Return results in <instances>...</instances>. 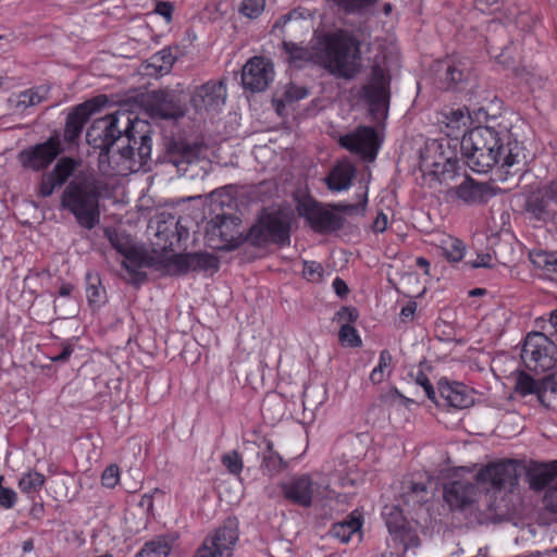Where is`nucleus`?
Returning a JSON list of instances; mask_svg holds the SVG:
<instances>
[{
    "label": "nucleus",
    "mask_w": 557,
    "mask_h": 557,
    "mask_svg": "<svg viewBox=\"0 0 557 557\" xmlns=\"http://www.w3.org/2000/svg\"><path fill=\"white\" fill-rule=\"evenodd\" d=\"M392 360L391 352L386 349L382 350L379 358V364L372 370L370 380L373 384H380L384 381L386 375L392 373Z\"/></svg>",
    "instance_id": "nucleus-38"
},
{
    "label": "nucleus",
    "mask_w": 557,
    "mask_h": 557,
    "mask_svg": "<svg viewBox=\"0 0 557 557\" xmlns=\"http://www.w3.org/2000/svg\"><path fill=\"white\" fill-rule=\"evenodd\" d=\"M297 210L310 226L319 233H331L343 226V218L311 198L298 202Z\"/></svg>",
    "instance_id": "nucleus-10"
},
{
    "label": "nucleus",
    "mask_w": 557,
    "mask_h": 557,
    "mask_svg": "<svg viewBox=\"0 0 557 557\" xmlns=\"http://www.w3.org/2000/svg\"><path fill=\"white\" fill-rule=\"evenodd\" d=\"M531 261L536 268L544 270L548 274L557 275V253L539 251L531 255Z\"/></svg>",
    "instance_id": "nucleus-40"
},
{
    "label": "nucleus",
    "mask_w": 557,
    "mask_h": 557,
    "mask_svg": "<svg viewBox=\"0 0 557 557\" xmlns=\"http://www.w3.org/2000/svg\"><path fill=\"white\" fill-rule=\"evenodd\" d=\"M438 393L443 405L453 408H467L473 401L472 397L467 393L466 387L459 383L440 382Z\"/></svg>",
    "instance_id": "nucleus-25"
},
{
    "label": "nucleus",
    "mask_w": 557,
    "mask_h": 557,
    "mask_svg": "<svg viewBox=\"0 0 557 557\" xmlns=\"http://www.w3.org/2000/svg\"><path fill=\"white\" fill-rule=\"evenodd\" d=\"M76 166L77 163L74 159L64 157L58 161L53 170L49 173L53 176V178H55L57 184L62 186L73 174Z\"/></svg>",
    "instance_id": "nucleus-39"
},
{
    "label": "nucleus",
    "mask_w": 557,
    "mask_h": 557,
    "mask_svg": "<svg viewBox=\"0 0 557 557\" xmlns=\"http://www.w3.org/2000/svg\"><path fill=\"white\" fill-rule=\"evenodd\" d=\"M302 274L310 282H320L323 276V267L315 261H304Z\"/></svg>",
    "instance_id": "nucleus-48"
},
{
    "label": "nucleus",
    "mask_w": 557,
    "mask_h": 557,
    "mask_svg": "<svg viewBox=\"0 0 557 557\" xmlns=\"http://www.w3.org/2000/svg\"><path fill=\"white\" fill-rule=\"evenodd\" d=\"M222 463L232 474H239L243 469V460L236 450H232L222 456Z\"/></svg>",
    "instance_id": "nucleus-47"
},
{
    "label": "nucleus",
    "mask_w": 557,
    "mask_h": 557,
    "mask_svg": "<svg viewBox=\"0 0 557 557\" xmlns=\"http://www.w3.org/2000/svg\"><path fill=\"white\" fill-rule=\"evenodd\" d=\"M156 12L166 18V21L171 20L173 8L170 3L159 2L156 9Z\"/></svg>",
    "instance_id": "nucleus-61"
},
{
    "label": "nucleus",
    "mask_w": 557,
    "mask_h": 557,
    "mask_svg": "<svg viewBox=\"0 0 557 557\" xmlns=\"http://www.w3.org/2000/svg\"><path fill=\"white\" fill-rule=\"evenodd\" d=\"M554 349L553 342L545 334L530 333L524 341L521 358L529 370L545 372L556 366Z\"/></svg>",
    "instance_id": "nucleus-6"
},
{
    "label": "nucleus",
    "mask_w": 557,
    "mask_h": 557,
    "mask_svg": "<svg viewBox=\"0 0 557 557\" xmlns=\"http://www.w3.org/2000/svg\"><path fill=\"white\" fill-rule=\"evenodd\" d=\"M527 476L533 491H546L557 480V460L534 465L528 470Z\"/></svg>",
    "instance_id": "nucleus-24"
},
{
    "label": "nucleus",
    "mask_w": 557,
    "mask_h": 557,
    "mask_svg": "<svg viewBox=\"0 0 557 557\" xmlns=\"http://www.w3.org/2000/svg\"><path fill=\"white\" fill-rule=\"evenodd\" d=\"M273 64L263 57H253L243 67L242 83L246 89L260 92L273 81Z\"/></svg>",
    "instance_id": "nucleus-15"
},
{
    "label": "nucleus",
    "mask_w": 557,
    "mask_h": 557,
    "mask_svg": "<svg viewBox=\"0 0 557 557\" xmlns=\"http://www.w3.org/2000/svg\"><path fill=\"white\" fill-rule=\"evenodd\" d=\"M104 233L112 247L123 256L122 265L136 280H143L145 274L139 270L151 265V258L148 253L133 245L131 237L124 233L113 230H106Z\"/></svg>",
    "instance_id": "nucleus-7"
},
{
    "label": "nucleus",
    "mask_w": 557,
    "mask_h": 557,
    "mask_svg": "<svg viewBox=\"0 0 557 557\" xmlns=\"http://www.w3.org/2000/svg\"><path fill=\"white\" fill-rule=\"evenodd\" d=\"M360 519L358 517L350 516L346 520L334 523L330 534L342 543H347L355 533L360 531Z\"/></svg>",
    "instance_id": "nucleus-32"
},
{
    "label": "nucleus",
    "mask_w": 557,
    "mask_h": 557,
    "mask_svg": "<svg viewBox=\"0 0 557 557\" xmlns=\"http://www.w3.org/2000/svg\"><path fill=\"white\" fill-rule=\"evenodd\" d=\"M62 152L58 136H52L41 144H37L18 153V161L23 168L41 171L48 168Z\"/></svg>",
    "instance_id": "nucleus-13"
},
{
    "label": "nucleus",
    "mask_w": 557,
    "mask_h": 557,
    "mask_svg": "<svg viewBox=\"0 0 557 557\" xmlns=\"http://www.w3.org/2000/svg\"><path fill=\"white\" fill-rule=\"evenodd\" d=\"M339 144L367 161H373L380 148L377 133L371 126L357 127L354 132L342 136Z\"/></svg>",
    "instance_id": "nucleus-14"
},
{
    "label": "nucleus",
    "mask_w": 557,
    "mask_h": 557,
    "mask_svg": "<svg viewBox=\"0 0 557 557\" xmlns=\"http://www.w3.org/2000/svg\"><path fill=\"white\" fill-rule=\"evenodd\" d=\"M201 147L185 141H173L169 146L168 156L180 175L191 180L202 178L207 173L209 161L200 157Z\"/></svg>",
    "instance_id": "nucleus-5"
},
{
    "label": "nucleus",
    "mask_w": 557,
    "mask_h": 557,
    "mask_svg": "<svg viewBox=\"0 0 557 557\" xmlns=\"http://www.w3.org/2000/svg\"><path fill=\"white\" fill-rule=\"evenodd\" d=\"M147 109L151 116L164 120H176L184 115V111L176 101L175 96L164 90H156L149 94Z\"/></svg>",
    "instance_id": "nucleus-17"
},
{
    "label": "nucleus",
    "mask_w": 557,
    "mask_h": 557,
    "mask_svg": "<svg viewBox=\"0 0 557 557\" xmlns=\"http://www.w3.org/2000/svg\"><path fill=\"white\" fill-rule=\"evenodd\" d=\"M470 67L461 61H451L446 64L444 84L446 89L454 88L458 83L468 79Z\"/></svg>",
    "instance_id": "nucleus-33"
},
{
    "label": "nucleus",
    "mask_w": 557,
    "mask_h": 557,
    "mask_svg": "<svg viewBox=\"0 0 557 557\" xmlns=\"http://www.w3.org/2000/svg\"><path fill=\"white\" fill-rule=\"evenodd\" d=\"M175 539L170 535H160L145 543L136 557H169L173 549Z\"/></svg>",
    "instance_id": "nucleus-29"
},
{
    "label": "nucleus",
    "mask_w": 557,
    "mask_h": 557,
    "mask_svg": "<svg viewBox=\"0 0 557 557\" xmlns=\"http://www.w3.org/2000/svg\"><path fill=\"white\" fill-rule=\"evenodd\" d=\"M175 55L170 49H163L152 57L153 66L168 72L175 62Z\"/></svg>",
    "instance_id": "nucleus-46"
},
{
    "label": "nucleus",
    "mask_w": 557,
    "mask_h": 557,
    "mask_svg": "<svg viewBox=\"0 0 557 557\" xmlns=\"http://www.w3.org/2000/svg\"><path fill=\"white\" fill-rule=\"evenodd\" d=\"M293 60H311L337 78L352 79L361 70V41L347 29L320 36L311 51L293 42H284Z\"/></svg>",
    "instance_id": "nucleus-3"
},
{
    "label": "nucleus",
    "mask_w": 557,
    "mask_h": 557,
    "mask_svg": "<svg viewBox=\"0 0 557 557\" xmlns=\"http://www.w3.org/2000/svg\"><path fill=\"white\" fill-rule=\"evenodd\" d=\"M544 388H546V395L557 394V370L544 377Z\"/></svg>",
    "instance_id": "nucleus-58"
},
{
    "label": "nucleus",
    "mask_w": 557,
    "mask_h": 557,
    "mask_svg": "<svg viewBox=\"0 0 557 557\" xmlns=\"http://www.w3.org/2000/svg\"><path fill=\"white\" fill-rule=\"evenodd\" d=\"M338 339L342 345L349 347H359L362 343L357 330L350 324H342L338 333Z\"/></svg>",
    "instance_id": "nucleus-43"
},
{
    "label": "nucleus",
    "mask_w": 557,
    "mask_h": 557,
    "mask_svg": "<svg viewBox=\"0 0 557 557\" xmlns=\"http://www.w3.org/2000/svg\"><path fill=\"white\" fill-rule=\"evenodd\" d=\"M333 288L335 293L341 297L346 296L348 293L347 284L339 277H336L333 281Z\"/></svg>",
    "instance_id": "nucleus-63"
},
{
    "label": "nucleus",
    "mask_w": 557,
    "mask_h": 557,
    "mask_svg": "<svg viewBox=\"0 0 557 557\" xmlns=\"http://www.w3.org/2000/svg\"><path fill=\"white\" fill-rule=\"evenodd\" d=\"M72 352H73L72 346L71 345H64L63 348H62V351L59 355L52 357L51 359L53 361H55V362H63V361H66L70 358Z\"/></svg>",
    "instance_id": "nucleus-64"
},
{
    "label": "nucleus",
    "mask_w": 557,
    "mask_h": 557,
    "mask_svg": "<svg viewBox=\"0 0 557 557\" xmlns=\"http://www.w3.org/2000/svg\"><path fill=\"white\" fill-rule=\"evenodd\" d=\"M96 108V100H89L78 104L67 114L64 128V139L67 143H74L75 139L78 138L85 123L88 121Z\"/></svg>",
    "instance_id": "nucleus-21"
},
{
    "label": "nucleus",
    "mask_w": 557,
    "mask_h": 557,
    "mask_svg": "<svg viewBox=\"0 0 557 557\" xmlns=\"http://www.w3.org/2000/svg\"><path fill=\"white\" fill-rule=\"evenodd\" d=\"M265 0H244L239 12L249 18L258 17L264 10Z\"/></svg>",
    "instance_id": "nucleus-45"
},
{
    "label": "nucleus",
    "mask_w": 557,
    "mask_h": 557,
    "mask_svg": "<svg viewBox=\"0 0 557 557\" xmlns=\"http://www.w3.org/2000/svg\"><path fill=\"white\" fill-rule=\"evenodd\" d=\"M48 90L44 88L27 89L20 92L15 98H11L10 102L16 111H24L29 107L37 106L46 99Z\"/></svg>",
    "instance_id": "nucleus-31"
},
{
    "label": "nucleus",
    "mask_w": 557,
    "mask_h": 557,
    "mask_svg": "<svg viewBox=\"0 0 557 557\" xmlns=\"http://www.w3.org/2000/svg\"><path fill=\"white\" fill-rule=\"evenodd\" d=\"M308 90L304 87L289 85L284 94L285 100L288 102L297 101L307 97Z\"/></svg>",
    "instance_id": "nucleus-53"
},
{
    "label": "nucleus",
    "mask_w": 557,
    "mask_h": 557,
    "mask_svg": "<svg viewBox=\"0 0 557 557\" xmlns=\"http://www.w3.org/2000/svg\"><path fill=\"white\" fill-rule=\"evenodd\" d=\"M422 168L428 175L433 176L441 185L447 186L453 189L463 174L457 168V161L449 158H443L432 163L428 159L422 160Z\"/></svg>",
    "instance_id": "nucleus-19"
},
{
    "label": "nucleus",
    "mask_w": 557,
    "mask_h": 557,
    "mask_svg": "<svg viewBox=\"0 0 557 557\" xmlns=\"http://www.w3.org/2000/svg\"><path fill=\"white\" fill-rule=\"evenodd\" d=\"M441 248L443 255L450 262H458L463 258L465 246L458 238L448 237L447 239H444Z\"/></svg>",
    "instance_id": "nucleus-41"
},
{
    "label": "nucleus",
    "mask_w": 557,
    "mask_h": 557,
    "mask_svg": "<svg viewBox=\"0 0 557 557\" xmlns=\"http://www.w3.org/2000/svg\"><path fill=\"white\" fill-rule=\"evenodd\" d=\"M226 87L223 81H209L194 88L190 104L200 114L219 112L225 104Z\"/></svg>",
    "instance_id": "nucleus-11"
},
{
    "label": "nucleus",
    "mask_w": 557,
    "mask_h": 557,
    "mask_svg": "<svg viewBox=\"0 0 557 557\" xmlns=\"http://www.w3.org/2000/svg\"><path fill=\"white\" fill-rule=\"evenodd\" d=\"M475 485L467 480L450 482L444 487V498L451 508H463L474 500Z\"/></svg>",
    "instance_id": "nucleus-22"
},
{
    "label": "nucleus",
    "mask_w": 557,
    "mask_h": 557,
    "mask_svg": "<svg viewBox=\"0 0 557 557\" xmlns=\"http://www.w3.org/2000/svg\"><path fill=\"white\" fill-rule=\"evenodd\" d=\"M174 265L181 273L216 270L218 259L208 252L177 255L174 257Z\"/></svg>",
    "instance_id": "nucleus-23"
},
{
    "label": "nucleus",
    "mask_w": 557,
    "mask_h": 557,
    "mask_svg": "<svg viewBox=\"0 0 557 557\" xmlns=\"http://www.w3.org/2000/svg\"><path fill=\"white\" fill-rule=\"evenodd\" d=\"M238 219L234 216L226 215H216L215 216V225H214V234L219 235L222 238V242L225 245L233 244L240 236L242 232L239 231L237 222Z\"/></svg>",
    "instance_id": "nucleus-30"
},
{
    "label": "nucleus",
    "mask_w": 557,
    "mask_h": 557,
    "mask_svg": "<svg viewBox=\"0 0 557 557\" xmlns=\"http://www.w3.org/2000/svg\"><path fill=\"white\" fill-rule=\"evenodd\" d=\"M360 96L369 104L370 112L375 117L386 115L389 102V76L381 66H372L371 77L361 88Z\"/></svg>",
    "instance_id": "nucleus-8"
},
{
    "label": "nucleus",
    "mask_w": 557,
    "mask_h": 557,
    "mask_svg": "<svg viewBox=\"0 0 557 557\" xmlns=\"http://www.w3.org/2000/svg\"><path fill=\"white\" fill-rule=\"evenodd\" d=\"M467 109L451 110L447 119L449 120L448 125L459 126V123L467 119Z\"/></svg>",
    "instance_id": "nucleus-57"
},
{
    "label": "nucleus",
    "mask_w": 557,
    "mask_h": 557,
    "mask_svg": "<svg viewBox=\"0 0 557 557\" xmlns=\"http://www.w3.org/2000/svg\"><path fill=\"white\" fill-rule=\"evenodd\" d=\"M515 389L521 396L534 394L541 404L548 405L549 399L546 395V388H544V377L536 381L528 373L520 372L516 377Z\"/></svg>",
    "instance_id": "nucleus-28"
},
{
    "label": "nucleus",
    "mask_w": 557,
    "mask_h": 557,
    "mask_svg": "<svg viewBox=\"0 0 557 557\" xmlns=\"http://www.w3.org/2000/svg\"><path fill=\"white\" fill-rule=\"evenodd\" d=\"M45 483V476L37 471H29L20 479L18 487L20 490L33 497L36 493H38Z\"/></svg>",
    "instance_id": "nucleus-37"
},
{
    "label": "nucleus",
    "mask_w": 557,
    "mask_h": 557,
    "mask_svg": "<svg viewBox=\"0 0 557 557\" xmlns=\"http://www.w3.org/2000/svg\"><path fill=\"white\" fill-rule=\"evenodd\" d=\"M267 454L263 455L262 467L270 475H273L281 472L285 463L280 455L273 450V444L271 442L267 443Z\"/></svg>",
    "instance_id": "nucleus-42"
},
{
    "label": "nucleus",
    "mask_w": 557,
    "mask_h": 557,
    "mask_svg": "<svg viewBox=\"0 0 557 557\" xmlns=\"http://www.w3.org/2000/svg\"><path fill=\"white\" fill-rule=\"evenodd\" d=\"M416 382H417V384H419L420 386L423 387V389L430 400L437 403L435 389L424 373L419 372V374L416 379Z\"/></svg>",
    "instance_id": "nucleus-54"
},
{
    "label": "nucleus",
    "mask_w": 557,
    "mask_h": 557,
    "mask_svg": "<svg viewBox=\"0 0 557 557\" xmlns=\"http://www.w3.org/2000/svg\"><path fill=\"white\" fill-rule=\"evenodd\" d=\"M86 297L90 306L100 307L106 302V289L101 286L98 276L87 274Z\"/></svg>",
    "instance_id": "nucleus-35"
},
{
    "label": "nucleus",
    "mask_w": 557,
    "mask_h": 557,
    "mask_svg": "<svg viewBox=\"0 0 557 557\" xmlns=\"http://www.w3.org/2000/svg\"><path fill=\"white\" fill-rule=\"evenodd\" d=\"M492 257L490 253L478 255L474 261L468 262L471 268H490L491 267Z\"/></svg>",
    "instance_id": "nucleus-59"
},
{
    "label": "nucleus",
    "mask_w": 557,
    "mask_h": 557,
    "mask_svg": "<svg viewBox=\"0 0 557 557\" xmlns=\"http://www.w3.org/2000/svg\"><path fill=\"white\" fill-rule=\"evenodd\" d=\"M428 485L413 480H405L401 483L400 499L403 505L410 509L420 508L428 500Z\"/></svg>",
    "instance_id": "nucleus-27"
},
{
    "label": "nucleus",
    "mask_w": 557,
    "mask_h": 557,
    "mask_svg": "<svg viewBox=\"0 0 557 557\" xmlns=\"http://www.w3.org/2000/svg\"><path fill=\"white\" fill-rule=\"evenodd\" d=\"M248 236L258 245L267 242L283 245L289 240V223L281 213H268L261 218L258 225L250 228Z\"/></svg>",
    "instance_id": "nucleus-12"
},
{
    "label": "nucleus",
    "mask_w": 557,
    "mask_h": 557,
    "mask_svg": "<svg viewBox=\"0 0 557 557\" xmlns=\"http://www.w3.org/2000/svg\"><path fill=\"white\" fill-rule=\"evenodd\" d=\"M366 201H367V198H364L362 203H357V205L338 203V205L334 206V209L336 211L344 212L347 214H352V213L362 214L366 211Z\"/></svg>",
    "instance_id": "nucleus-56"
},
{
    "label": "nucleus",
    "mask_w": 557,
    "mask_h": 557,
    "mask_svg": "<svg viewBox=\"0 0 557 557\" xmlns=\"http://www.w3.org/2000/svg\"><path fill=\"white\" fill-rule=\"evenodd\" d=\"M337 321L342 324H350L358 318V310L352 307H343L336 313Z\"/></svg>",
    "instance_id": "nucleus-52"
},
{
    "label": "nucleus",
    "mask_w": 557,
    "mask_h": 557,
    "mask_svg": "<svg viewBox=\"0 0 557 557\" xmlns=\"http://www.w3.org/2000/svg\"><path fill=\"white\" fill-rule=\"evenodd\" d=\"M387 227V216L384 213H379L373 222L372 228L374 232L382 233Z\"/></svg>",
    "instance_id": "nucleus-60"
},
{
    "label": "nucleus",
    "mask_w": 557,
    "mask_h": 557,
    "mask_svg": "<svg viewBox=\"0 0 557 557\" xmlns=\"http://www.w3.org/2000/svg\"><path fill=\"white\" fill-rule=\"evenodd\" d=\"M520 469L521 466L516 460H500L488 463L476 478L480 482L491 483L494 488H503L517 482Z\"/></svg>",
    "instance_id": "nucleus-16"
},
{
    "label": "nucleus",
    "mask_w": 557,
    "mask_h": 557,
    "mask_svg": "<svg viewBox=\"0 0 557 557\" xmlns=\"http://www.w3.org/2000/svg\"><path fill=\"white\" fill-rule=\"evenodd\" d=\"M543 506L547 511L557 513V480L545 491Z\"/></svg>",
    "instance_id": "nucleus-49"
},
{
    "label": "nucleus",
    "mask_w": 557,
    "mask_h": 557,
    "mask_svg": "<svg viewBox=\"0 0 557 557\" xmlns=\"http://www.w3.org/2000/svg\"><path fill=\"white\" fill-rule=\"evenodd\" d=\"M313 482V491L317 497H329L333 492L331 490V474L332 469L330 467H323L321 471H314L308 473Z\"/></svg>",
    "instance_id": "nucleus-34"
},
{
    "label": "nucleus",
    "mask_w": 557,
    "mask_h": 557,
    "mask_svg": "<svg viewBox=\"0 0 557 557\" xmlns=\"http://www.w3.org/2000/svg\"><path fill=\"white\" fill-rule=\"evenodd\" d=\"M356 175V168L348 161L338 162L324 178L330 190L342 191L350 187Z\"/></svg>",
    "instance_id": "nucleus-26"
},
{
    "label": "nucleus",
    "mask_w": 557,
    "mask_h": 557,
    "mask_svg": "<svg viewBox=\"0 0 557 557\" xmlns=\"http://www.w3.org/2000/svg\"><path fill=\"white\" fill-rule=\"evenodd\" d=\"M140 122L119 109L96 119L86 133L88 145L99 149V169L108 176L139 171L150 159L151 137L137 128Z\"/></svg>",
    "instance_id": "nucleus-1"
},
{
    "label": "nucleus",
    "mask_w": 557,
    "mask_h": 557,
    "mask_svg": "<svg viewBox=\"0 0 557 557\" xmlns=\"http://www.w3.org/2000/svg\"><path fill=\"white\" fill-rule=\"evenodd\" d=\"M347 13H357L373 7L379 0H333Z\"/></svg>",
    "instance_id": "nucleus-44"
},
{
    "label": "nucleus",
    "mask_w": 557,
    "mask_h": 557,
    "mask_svg": "<svg viewBox=\"0 0 557 557\" xmlns=\"http://www.w3.org/2000/svg\"><path fill=\"white\" fill-rule=\"evenodd\" d=\"M55 187H60V185L57 184L55 178L50 173H47L42 175L41 182L38 185V195L40 197H49Z\"/></svg>",
    "instance_id": "nucleus-50"
},
{
    "label": "nucleus",
    "mask_w": 557,
    "mask_h": 557,
    "mask_svg": "<svg viewBox=\"0 0 557 557\" xmlns=\"http://www.w3.org/2000/svg\"><path fill=\"white\" fill-rule=\"evenodd\" d=\"M100 189L95 178L76 177L65 187L61 207L69 210L76 222L86 230H92L100 222Z\"/></svg>",
    "instance_id": "nucleus-4"
},
{
    "label": "nucleus",
    "mask_w": 557,
    "mask_h": 557,
    "mask_svg": "<svg viewBox=\"0 0 557 557\" xmlns=\"http://www.w3.org/2000/svg\"><path fill=\"white\" fill-rule=\"evenodd\" d=\"M16 493L9 487L0 490V505L4 508H12L16 503Z\"/></svg>",
    "instance_id": "nucleus-55"
},
{
    "label": "nucleus",
    "mask_w": 557,
    "mask_h": 557,
    "mask_svg": "<svg viewBox=\"0 0 557 557\" xmlns=\"http://www.w3.org/2000/svg\"><path fill=\"white\" fill-rule=\"evenodd\" d=\"M546 194L544 185L527 198L524 208L532 219L545 222L556 216V207Z\"/></svg>",
    "instance_id": "nucleus-20"
},
{
    "label": "nucleus",
    "mask_w": 557,
    "mask_h": 557,
    "mask_svg": "<svg viewBox=\"0 0 557 557\" xmlns=\"http://www.w3.org/2000/svg\"><path fill=\"white\" fill-rule=\"evenodd\" d=\"M237 540V523L227 519L213 535L203 541L193 557H231Z\"/></svg>",
    "instance_id": "nucleus-9"
},
{
    "label": "nucleus",
    "mask_w": 557,
    "mask_h": 557,
    "mask_svg": "<svg viewBox=\"0 0 557 557\" xmlns=\"http://www.w3.org/2000/svg\"><path fill=\"white\" fill-rule=\"evenodd\" d=\"M281 488L288 502L305 508H309L313 498L317 497L309 474L295 476L290 481L282 483Z\"/></svg>",
    "instance_id": "nucleus-18"
},
{
    "label": "nucleus",
    "mask_w": 557,
    "mask_h": 557,
    "mask_svg": "<svg viewBox=\"0 0 557 557\" xmlns=\"http://www.w3.org/2000/svg\"><path fill=\"white\" fill-rule=\"evenodd\" d=\"M119 474L117 466H109L101 475L102 485L106 487H114L119 482Z\"/></svg>",
    "instance_id": "nucleus-51"
},
{
    "label": "nucleus",
    "mask_w": 557,
    "mask_h": 557,
    "mask_svg": "<svg viewBox=\"0 0 557 557\" xmlns=\"http://www.w3.org/2000/svg\"><path fill=\"white\" fill-rule=\"evenodd\" d=\"M461 152L468 165L478 173H486L494 165L510 169L523 166L527 162L524 147L503 125L497 127L476 126L462 136Z\"/></svg>",
    "instance_id": "nucleus-2"
},
{
    "label": "nucleus",
    "mask_w": 557,
    "mask_h": 557,
    "mask_svg": "<svg viewBox=\"0 0 557 557\" xmlns=\"http://www.w3.org/2000/svg\"><path fill=\"white\" fill-rule=\"evenodd\" d=\"M460 180L461 182L457 183L453 188L455 189L457 197L465 202L475 201L481 194L479 186L475 185L473 181L466 175H463Z\"/></svg>",
    "instance_id": "nucleus-36"
},
{
    "label": "nucleus",
    "mask_w": 557,
    "mask_h": 557,
    "mask_svg": "<svg viewBox=\"0 0 557 557\" xmlns=\"http://www.w3.org/2000/svg\"><path fill=\"white\" fill-rule=\"evenodd\" d=\"M546 195L554 202L557 212V178L546 184Z\"/></svg>",
    "instance_id": "nucleus-62"
}]
</instances>
